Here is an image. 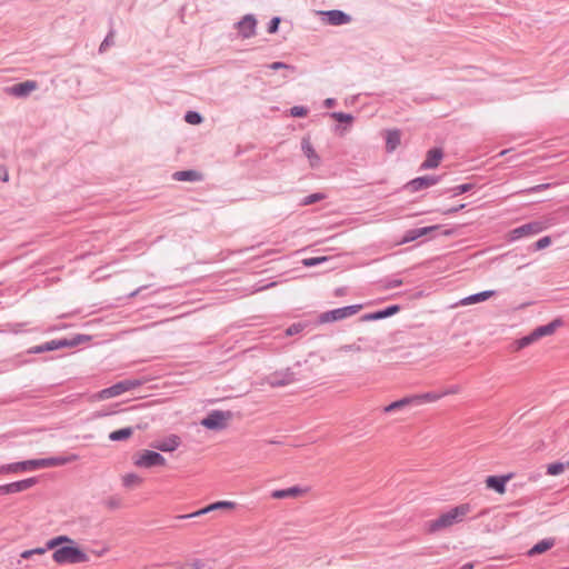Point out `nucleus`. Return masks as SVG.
I'll use <instances>...</instances> for the list:
<instances>
[{
    "label": "nucleus",
    "mask_w": 569,
    "mask_h": 569,
    "mask_svg": "<svg viewBox=\"0 0 569 569\" xmlns=\"http://www.w3.org/2000/svg\"><path fill=\"white\" fill-rule=\"evenodd\" d=\"M471 511L470 503H461L450 509L449 511L440 515L437 519L428 522V532L433 533L442 529L449 528L463 518Z\"/></svg>",
    "instance_id": "obj_1"
},
{
    "label": "nucleus",
    "mask_w": 569,
    "mask_h": 569,
    "mask_svg": "<svg viewBox=\"0 0 569 569\" xmlns=\"http://www.w3.org/2000/svg\"><path fill=\"white\" fill-rule=\"evenodd\" d=\"M52 559L59 565L82 563L89 560L88 555L74 543L63 545L52 553Z\"/></svg>",
    "instance_id": "obj_2"
},
{
    "label": "nucleus",
    "mask_w": 569,
    "mask_h": 569,
    "mask_svg": "<svg viewBox=\"0 0 569 569\" xmlns=\"http://www.w3.org/2000/svg\"><path fill=\"white\" fill-rule=\"evenodd\" d=\"M362 305H351L322 312L318 317L319 323L335 322L356 315Z\"/></svg>",
    "instance_id": "obj_3"
},
{
    "label": "nucleus",
    "mask_w": 569,
    "mask_h": 569,
    "mask_svg": "<svg viewBox=\"0 0 569 569\" xmlns=\"http://www.w3.org/2000/svg\"><path fill=\"white\" fill-rule=\"evenodd\" d=\"M263 381L271 388H280L297 382L298 378L291 368H284L269 373Z\"/></svg>",
    "instance_id": "obj_4"
},
{
    "label": "nucleus",
    "mask_w": 569,
    "mask_h": 569,
    "mask_svg": "<svg viewBox=\"0 0 569 569\" xmlns=\"http://www.w3.org/2000/svg\"><path fill=\"white\" fill-rule=\"evenodd\" d=\"M134 466L139 468H152L166 465V458L153 450H142L134 456Z\"/></svg>",
    "instance_id": "obj_5"
},
{
    "label": "nucleus",
    "mask_w": 569,
    "mask_h": 569,
    "mask_svg": "<svg viewBox=\"0 0 569 569\" xmlns=\"http://www.w3.org/2000/svg\"><path fill=\"white\" fill-rule=\"evenodd\" d=\"M230 418V411L212 410L201 420V425L209 430H221Z\"/></svg>",
    "instance_id": "obj_6"
},
{
    "label": "nucleus",
    "mask_w": 569,
    "mask_h": 569,
    "mask_svg": "<svg viewBox=\"0 0 569 569\" xmlns=\"http://www.w3.org/2000/svg\"><path fill=\"white\" fill-rule=\"evenodd\" d=\"M545 224L541 221H530L521 224L509 232V241H517L521 238L538 234L543 231Z\"/></svg>",
    "instance_id": "obj_7"
},
{
    "label": "nucleus",
    "mask_w": 569,
    "mask_h": 569,
    "mask_svg": "<svg viewBox=\"0 0 569 569\" xmlns=\"http://www.w3.org/2000/svg\"><path fill=\"white\" fill-rule=\"evenodd\" d=\"M139 385H140V382L138 380H130V379L122 380V381L114 383L113 386H111L109 388L101 390L99 393V398L100 399H109L112 397H117L126 391L134 389Z\"/></svg>",
    "instance_id": "obj_8"
},
{
    "label": "nucleus",
    "mask_w": 569,
    "mask_h": 569,
    "mask_svg": "<svg viewBox=\"0 0 569 569\" xmlns=\"http://www.w3.org/2000/svg\"><path fill=\"white\" fill-rule=\"evenodd\" d=\"M440 180H441V176H435V174L417 177V178L410 180L409 182H407L405 184L403 189L413 193V192H418L420 190L430 188V187L439 183Z\"/></svg>",
    "instance_id": "obj_9"
},
{
    "label": "nucleus",
    "mask_w": 569,
    "mask_h": 569,
    "mask_svg": "<svg viewBox=\"0 0 569 569\" xmlns=\"http://www.w3.org/2000/svg\"><path fill=\"white\" fill-rule=\"evenodd\" d=\"M321 20L330 26H342L351 21V17L341 10L319 11Z\"/></svg>",
    "instance_id": "obj_10"
},
{
    "label": "nucleus",
    "mask_w": 569,
    "mask_h": 569,
    "mask_svg": "<svg viewBox=\"0 0 569 569\" xmlns=\"http://www.w3.org/2000/svg\"><path fill=\"white\" fill-rule=\"evenodd\" d=\"M236 27L243 39H249L256 34L257 19L253 14H246Z\"/></svg>",
    "instance_id": "obj_11"
},
{
    "label": "nucleus",
    "mask_w": 569,
    "mask_h": 569,
    "mask_svg": "<svg viewBox=\"0 0 569 569\" xmlns=\"http://www.w3.org/2000/svg\"><path fill=\"white\" fill-rule=\"evenodd\" d=\"M399 305H391L386 307L385 309L377 310L375 312L365 313L360 317V321L368 322V321H377L381 319H386L388 317H391L400 311Z\"/></svg>",
    "instance_id": "obj_12"
},
{
    "label": "nucleus",
    "mask_w": 569,
    "mask_h": 569,
    "mask_svg": "<svg viewBox=\"0 0 569 569\" xmlns=\"http://www.w3.org/2000/svg\"><path fill=\"white\" fill-rule=\"evenodd\" d=\"M38 88V83L34 80H27L23 82L16 83L7 89L8 93L18 98L28 97L33 90Z\"/></svg>",
    "instance_id": "obj_13"
},
{
    "label": "nucleus",
    "mask_w": 569,
    "mask_h": 569,
    "mask_svg": "<svg viewBox=\"0 0 569 569\" xmlns=\"http://www.w3.org/2000/svg\"><path fill=\"white\" fill-rule=\"evenodd\" d=\"M512 473L501 476H488L486 479V486L500 495L506 492V485L512 478Z\"/></svg>",
    "instance_id": "obj_14"
},
{
    "label": "nucleus",
    "mask_w": 569,
    "mask_h": 569,
    "mask_svg": "<svg viewBox=\"0 0 569 569\" xmlns=\"http://www.w3.org/2000/svg\"><path fill=\"white\" fill-rule=\"evenodd\" d=\"M180 437L177 435H170L163 439L152 442L151 447L162 452H171L174 451L180 446Z\"/></svg>",
    "instance_id": "obj_15"
},
{
    "label": "nucleus",
    "mask_w": 569,
    "mask_h": 569,
    "mask_svg": "<svg viewBox=\"0 0 569 569\" xmlns=\"http://www.w3.org/2000/svg\"><path fill=\"white\" fill-rule=\"evenodd\" d=\"M36 483H38V478H36V477L10 482V483L4 485L6 493L11 495V493H17V492H22L24 490L30 489Z\"/></svg>",
    "instance_id": "obj_16"
},
{
    "label": "nucleus",
    "mask_w": 569,
    "mask_h": 569,
    "mask_svg": "<svg viewBox=\"0 0 569 569\" xmlns=\"http://www.w3.org/2000/svg\"><path fill=\"white\" fill-rule=\"evenodd\" d=\"M443 157L441 148H432L427 152L426 160L421 163V170L435 169L439 166L440 160Z\"/></svg>",
    "instance_id": "obj_17"
},
{
    "label": "nucleus",
    "mask_w": 569,
    "mask_h": 569,
    "mask_svg": "<svg viewBox=\"0 0 569 569\" xmlns=\"http://www.w3.org/2000/svg\"><path fill=\"white\" fill-rule=\"evenodd\" d=\"M301 150L303 154L308 158L310 167L316 168L320 164L321 159L319 154L316 152L315 148L312 147L309 138H302Z\"/></svg>",
    "instance_id": "obj_18"
},
{
    "label": "nucleus",
    "mask_w": 569,
    "mask_h": 569,
    "mask_svg": "<svg viewBox=\"0 0 569 569\" xmlns=\"http://www.w3.org/2000/svg\"><path fill=\"white\" fill-rule=\"evenodd\" d=\"M561 326L562 320L560 318L553 319L551 322L543 326H539L536 329H533L535 336L537 337V339L550 336Z\"/></svg>",
    "instance_id": "obj_19"
},
{
    "label": "nucleus",
    "mask_w": 569,
    "mask_h": 569,
    "mask_svg": "<svg viewBox=\"0 0 569 569\" xmlns=\"http://www.w3.org/2000/svg\"><path fill=\"white\" fill-rule=\"evenodd\" d=\"M41 459V468H50V467H58V466H64L69 462H72L77 460L76 455H71L68 457H50V458H40Z\"/></svg>",
    "instance_id": "obj_20"
},
{
    "label": "nucleus",
    "mask_w": 569,
    "mask_h": 569,
    "mask_svg": "<svg viewBox=\"0 0 569 569\" xmlns=\"http://www.w3.org/2000/svg\"><path fill=\"white\" fill-rule=\"evenodd\" d=\"M58 349H61L60 339H54V340H50V341H47V342L38 345V346H33V347L29 348L27 352L29 355H37V353H42V352L54 351Z\"/></svg>",
    "instance_id": "obj_21"
},
{
    "label": "nucleus",
    "mask_w": 569,
    "mask_h": 569,
    "mask_svg": "<svg viewBox=\"0 0 569 569\" xmlns=\"http://www.w3.org/2000/svg\"><path fill=\"white\" fill-rule=\"evenodd\" d=\"M172 177L177 181L198 182L202 180V173L192 169L176 171Z\"/></svg>",
    "instance_id": "obj_22"
},
{
    "label": "nucleus",
    "mask_w": 569,
    "mask_h": 569,
    "mask_svg": "<svg viewBox=\"0 0 569 569\" xmlns=\"http://www.w3.org/2000/svg\"><path fill=\"white\" fill-rule=\"evenodd\" d=\"M555 546L553 538H546L533 545L527 552L529 557H535L537 555L543 553L547 550L551 549Z\"/></svg>",
    "instance_id": "obj_23"
},
{
    "label": "nucleus",
    "mask_w": 569,
    "mask_h": 569,
    "mask_svg": "<svg viewBox=\"0 0 569 569\" xmlns=\"http://www.w3.org/2000/svg\"><path fill=\"white\" fill-rule=\"evenodd\" d=\"M401 142V133L399 130H388L386 134V150L393 152Z\"/></svg>",
    "instance_id": "obj_24"
},
{
    "label": "nucleus",
    "mask_w": 569,
    "mask_h": 569,
    "mask_svg": "<svg viewBox=\"0 0 569 569\" xmlns=\"http://www.w3.org/2000/svg\"><path fill=\"white\" fill-rule=\"evenodd\" d=\"M496 295L495 290H485L475 295H470L461 300V305H472L485 301Z\"/></svg>",
    "instance_id": "obj_25"
},
{
    "label": "nucleus",
    "mask_w": 569,
    "mask_h": 569,
    "mask_svg": "<svg viewBox=\"0 0 569 569\" xmlns=\"http://www.w3.org/2000/svg\"><path fill=\"white\" fill-rule=\"evenodd\" d=\"M90 340H91L90 336L78 333L70 339H68V338L60 339V345H61V349L62 348H73V347H77V346H79L83 342L90 341Z\"/></svg>",
    "instance_id": "obj_26"
},
{
    "label": "nucleus",
    "mask_w": 569,
    "mask_h": 569,
    "mask_svg": "<svg viewBox=\"0 0 569 569\" xmlns=\"http://www.w3.org/2000/svg\"><path fill=\"white\" fill-rule=\"evenodd\" d=\"M413 402H415V399H412V396L403 397V398L396 400V401L389 403L388 406H386L383 408V411L386 413L393 412L398 409H402L408 406H413Z\"/></svg>",
    "instance_id": "obj_27"
},
{
    "label": "nucleus",
    "mask_w": 569,
    "mask_h": 569,
    "mask_svg": "<svg viewBox=\"0 0 569 569\" xmlns=\"http://www.w3.org/2000/svg\"><path fill=\"white\" fill-rule=\"evenodd\" d=\"M302 492V489L298 486H293L287 489H279L271 492V497L274 499H284L297 497Z\"/></svg>",
    "instance_id": "obj_28"
},
{
    "label": "nucleus",
    "mask_w": 569,
    "mask_h": 569,
    "mask_svg": "<svg viewBox=\"0 0 569 569\" xmlns=\"http://www.w3.org/2000/svg\"><path fill=\"white\" fill-rule=\"evenodd\" d=\"M442 397L441 393L437 392H426L420 395H412V399H415L413 406H420L427 402H433L439 400Z\"/></svg>",
    "instance_id": "obj_29"
},
{
    "label": "nucleus",
    "mask_w": 569,
    "mask_h": 569,
    "mask_svg": "<svg viewBox=\"0 0 569 569\" xmlns=\"http://www.w3.org/2000/svg\"><path fill=\"white\" fill-rule=\"evenodd\" d=\"M133 433L132 427H126L110 432L109 439L111 441H122L130 438Z\"/></svg>",
    "instance_id": "obj_30"
},
{
    "label": "nucleus",
    "mask_w": 569,
    "mask_h": 569,
    "mask_svg": "<svg viewBox=\"0 0 569 569\" xmlns=\"http://www.w3.org/2000/svg\"><path fill=\"white\" fill-rule=\"evenodd\" d=\"M20 471H32L41 468V459H30L17 462Z\"/></svg>",
    "instance_id": "obj_31"
},
{
    "label": "nucleus",
    "mask_w": 569,
    "mask_h": 569,
    "mask_svg": "<svg viewBox=\"0 0 569 569\" xmlns=\"http://www.w3.org/2000/svg\"><path fill=\"white\" fill-rule=\"evenodd\" d=\"M62 543L72 545V543H74V541L71 538H69L68 536H58V537H54V538L50 539L47 542V549H54L56 550Z\"/></svg>",
    "instance_id": "obj_32"
},
{
    "label": "nucleus",
    "mask_w": 569,
    "mask_h": 569,
    "mask_svg": "<svg viewBox=\"0 0 569 569\" xmlns=\"http://www.w3.org/2000/svg\"><path fill=\"white\" fill-rule=\"evenodd\" d=\"M550 244H551V238L549 236H545V237L540 238L539 240H537L536 242H533L532 244H530L528 247V250L529 251H539V250L546 249Z\"/></svg>",
    "instance_id": "obj_33"
},
{
    "label": "nucleus",
    "mask_w": 569,
    "mask_h": 569,
    "mask_svg": "<svg viewBox=\"0 0 569 569\" xmlns=\"http://www.w3.org/2000/svg\"><path fill=\"white\" fill-rule=\"evenodd\" d=\"M329 117L337 120L338 122L348 124H351L355 119L351 113H345L340 111L330 112Z\"/></svg>",
    "instance_id": "obj_34"
},
{
    "label": "nucleus",
    "mask_w": 569,
    "mask_h": 569,
    "mask_svg": "<svg viewBox=\"0 0 569 569\" xmlns=\"http://www.w3.org/2000/svg\"><path fill=\"white\" fill-rule=\"evenodd\" d=\"M234 508V502L231 501H216L206 507V510L209 512L219 510V509H232Z\"/></svg>",
    "instance_id": "obj_35"
},
{
    "label": "nucleus",
    "mask_w": 569,
    "mask_h": 569,
    "mask_svg": "<svg viewBox=\"0 0 569 569\" xmlns=\"http://www.w3.org/2000/svg\"><path fill=\"white\" fill-rule=\"evenodd\" d=\"M565 471V463L561 461L549 463L547 467V473L549 476H559Z\"/></svg>",
    "instance_id": "obj_36"
},
{
    "label": "nucleus",
    "mask_w": 569,
    "mask_h": 569,
    "mask_svg": "<svg viewBox=\"0 0 569 569\" xmlns=\"http://www.w3.org/2000/svg\"><path fill=\"white\" fill-rule=\"evenodd\" d=\"M114 33L116 31L111 28L99 47L100 53L104 52L110 46L114 43Z\"/></svg>",
    "instance_id": "obj_37"
},
{
    "label": "nucleus",
    "mask_w": 569,
    "mask_h": 569,
    "mask_svg": "<svg viewBox=\"0 0 569 569\" xmlns=\"http://www.w3.org/2000/svg\"><path fill=\"white\" fill-rule=\"evenodd\" d=\"M325 198H326L325 193H321V192L311 193L301 200V204L310 206V204H313L316 202L323 200Z\"/></svg>",
    "instance_id": "obj_38"
},
{
    "label": "nucleus",
    "mask_w": 569,
    "mask_h": 569,
    "mask_svg": "<svg viewBox=\"0 0 569 569\" xmlns=\"http://www.w3.org/2000/svg\"><path fill=\"white\" fill-rule=\"evenodd\" d=\"M473 187H475V184H472V183H462V184L451 188L450 192L452 193L453 197H457L462 193L471 191L473 189Z\"/></svg>",
    "instance_id": "obj_39"
},
{
    "label": "nucleus",
    "mask_w": 569,
    "mask_h": 569,
    "mask_svg": "<svg viewBox=\"0 0 569 569\" xmlns=\"http://www.w3.org/2000/svg\"><path fill=\"white\" fill-rule=\"evenodd\" d=\"M537 337L535 336V331L532 330L529 335L520 338L518 341H517V345H518V349H522V348H526L528 347L529 345H531L532 342L537 341Z\"/></svg>",
    "instance_id": "obj_40"
},
{
    "label": "nucleus",
    "mask_w": 569,
    "mask_h": 569,
    "mask_svg": "<svg viewBox=\"0 0 569 569\" xmlns=\"http://www.w3.org/2000/svg\"><path fill=\"white\" fill-rule=\"evenodd\" d=\"M49 549H47V546L46 547H40V548H34V549H30V550H26L21 553V558L23 559H29L33 556H43L46 555V552L48 551Z\"/></svg>",
    "instance_id": "obj_41"
},
{
    "label": "nucleus",
    "mask_w": 569,
    "mask_h": 569,
    "mask_svg": "<svg viewBox=\"0 0 569 569\" xmlns=\"http://www.w3.org/2000/svg\"><path fill=\"white\" fill-rule=\"evenodd\" d=\"M184 120L190 124H199L202 122V116L197 111H187Z\"/></svg>",
    "instance_id": "obj_42"
},
{
    "label": "nucleus",
    "mask_w": 569,
    "mask_h": 569,
    "mask_svg": "<svg viewBox=\"0 0 569 569\" xmlns=\"http://www.w3.org/2000/svg\"><path fill=\"white\" fill-rule=\"evenodd\" d=\"M267 68L271 69V70H280V69H284L289 72H295L296 71V67L292 66V64H287L284 62H281V61H276V62H272V63H269L267 66Z\"/></svg>",
    "instance_id": "obj_43"
},
{
    "label": "nucleus",
    "mask_w": 569,
    "mask_h": 569,
    "mask_svg": "<svg viewBox=\"0 0 569 569\" xmlns=\"http://www.w3.org/2000/svg\"><path fill=\"white\" fill-rule=\"evenodd\" d=\"M327 260H328L327 257H311V258L303 259L302 260V264L305 267H316L318 264L323 263Z\"/></svg>",
    "instance_id": "obj_44"
},
{
    "label": "nucleus",
    "mask_w": 569,
    "mask_h": 569,
    "mask_svg": "<svg viewBox=\"0 0 569 569\" xmlns=\"http://www.w3.org/2000/svg\"><path fill=\"white\" fill-rule=\"evenodd\" d=\"M141 482V478L136 473H128L123 477V486L131 487Z\"/></svg>",
    "instance_id": "obj_45"
},
{
    "label": "nucleus",
    "mask_w": 569,
    "mask_h": 569,
    "mask_svg": "<svg viewBox=\"0 0 569 569\" xmlns=\"http://www.w3.org/2000/svg\"><path fill=\"white\" fill-rule=\"evenodd\" d=\"M306 328V325L305 323H301V322H297V323H292L291 326H289L287 329H286V335L287 336H295V335H298L300 333L303 329Z\"/></svg>",
    "instance_id": "obj_46"
},
{
    "label": "nucleus",
    "mask_w": 569,
    "mask_h": 569,
    "mask_svg": "<svg viewBox=\"0 0 569 569\" xmlns=\"http://www.w3.org/2000/svg\"><path fill=\"white\" fill-rule=\"evenodd\" d=\"M385 289H393L400 287L403 282L401 279L386 278L381 281Z\"/></svg>",
    "instance_id": "obj_47"
},
{
    "label": "nucleus",
    "mask_w": 569,
    "mask_h": 569,
    "mask_svg": "<svg viewBox=\"0 0 569 569\" xmlns=\"http://www.w3.org/2000/svg\"><path fill=\"white\" fill-rule=\"evenodd\" d=\"M308 114V108L303 106H295L290 109V116L301 118Z\"/></svg>",
    "instance_id": "obj_48"
},
{
    "label": "nucleus",
    "mask_w": 569,
    "mask_h": 569,
    "mask_svg": "<svg viewBox=\"0 0 569 569\" xmlns=\"http://www.w3.org/2000/svg\"><path fill=\"white\" fill-rule=\"evenodd\" d=\"M280 22H281L280 17H273L268 23V27H267L268 33H270V34L276 33L279 29Z\"/></svg>",
    "instance_id": "obj_49"
},
{
    "label": "nucleus",
    "mask_w": 569,
    "mask_h": 569,
    "mask_svg": "<svg viewBox=\"0 0 569 569\" xmlns=\"http://www.w3.org/2000/svg\"><path fill=\"white\" fill-rule=\"evenodd\" d=\"M341 352H360L362 348L358 343L343 345L339 348Z\"/></svg>",
    "instance_id": "obj_50"
},
{
    "label": "nucleus",
    "mask_w": 569,
    "mask_h": 569,
    "mask_svg": "<svg viewBox=\"0 0 569 569\" xmlns=\"http://www.w3.org/2000/svg\"><path fill=\"white\" fill-rule=\"evenodd\" d=\"M19 472V467L17 462L3 465L0 467V473H17Z\"/></svg>",
    "instance_id": "obj_51"
},
{
    "label": "nucleus",
    "mask_w": 569,
    "mask_h": 569,
    "mask_svg": "<svg viewBox=\"0 0 569 569\" xmlns=\"http://www.w3.org/2000/svg\"><path fill=\"white\" fill-rule=\"evenodd\" d=\"M418 239V234H417V230L416 229H410V230H407L403 238H402V241L401 243H408V242H411V241H415Z\"/></svg>",
    "instance_id": "obj_52"
},
{
    "label": "nucleus",
    "mask_w": 569,
    "mask_h": 569,
    "mask_svg": "<svg viewBox=\"0 0 569 569\" xmlns=\"http://www.w3.org/2000/svg\"><path fill=\"white\" fill-rule=\"evenodd\" d=\"M438 228H439L438 226H429V227L416 228L418 238L427 236L429 232L435 231Z\"/></svg>",
    "instance_id": "obj_53"
},
{
    "label": "nucleus",
    "mask_w": 569,
    "mask_h": 569,
    "mask_svg": "<svg viewBox=\"0 0 569 569\" xmlns=\"http://www.w3.org/2000/svg\"><path fill=\"white\" fill-rule=\"evenodd\" d=\"M207 513H209V511L206 510V507H204V508H201L198 511H194L192 513L181 515L178 518L179 519H189V518H194V517H199V516L207 515Z\"/></svg>",
    "instance_id": "obj_54"
},
{
    "label": "nucleus",
    "mask_w": 569,
    "mask_h": 569,
    "mask_svg": "<svg viewBox=\"0 0 569 569\" xmlns=\"http://www.w3.org/2000/svg\"><path fill=\"white\" fill-rule=\"evenodd\" d=\"M465 207H466V204L461 203L457 207H451L446 210H441V213L446 214V216H451V214H455V213L459 212L460 210L465 209Z\"/></svg>",
    "instance_id": "obj_55"
},
{
    "label": "nucleus",
    "mask_w": 569,
    "mask_h": 569,
    "mask_svg": "<svg viewBox=\"0 0 569 569\" xmlns=\"http://www.w3.org/2000/svg\"><path fill=\"white\" fill-rule=\"evenodd\" d=\"M550 187V183L537 184L527 190L528 193H536L546 190Z\"/></svg>",
    "instance_id": "obj_56"
},
{
    "label": "nucleus",
    "mask_w": 569,
    "mask_h": 569,
    "mask_svg": "<svg viewBox=\"0 0 569 569\" xmlns=\"http://www.w3.org/2000/svg\"><path fill=\"white\" fill-rule=\"evenodd\" d=\"M0 179L3 182H7L9 180L8 171H7V169L3 166H0Z\"/></svg>",
    "instance_id": "obj_57"
},
{
    "label": "nucleus",
    "mask_w": 569,
    "mask_h": 569,
    "mask_svg": "<svg viewBox=\"0 0 569 569\" xmlns=\"http://www.w3.org/2000/svg\"><path fill=\"white\" fill-rule=\"evenodd\" d=\"M337 103V100L335 98H327L325 101H323V106L326 108H332L333 106H336Z\"/></svg>",
    "instance_id": "obj_58"
},
{
    "label": "nucleus",
    "mask_w": 569,
    "mask_h": 569,
    "mask_svg": "<svg viewBox=\"0 0 569 569\" xmlns=\"http://www.w3.org/2000/svg\"><path fill=\"white\" fill-rule=\"evenodd\" d=\"M144 288H146L144 286L139 287L138 289H136L134 291H132L131 293H129V297H130V298H133V297L138 296V293H139L140 291H142Z\"/></svg>",
    "instance_id": "obj_59"
},
{
    "label": "nucleus",
    "mask_w": 569,
    "mask_h": 569,
    "mask_svg": "<svg viewBox=\"0 0 569 569\" xmlns=\"http://www.w3.org/2000/svg\"><path fill=\"white\" fill-rule=\"evenodd\" d=\"M456 392H458V387H452V388H450L449 390L445 391L441 395L445 396V395H450V393H456Z\"/></svg>",
    "instance_id": "obj_60"
},
{
    "label": "nucleus",
    "mask_w": 569,
    "mask_h": 569,
    "mask_svg": "<svg viewBox=\"0 0 569 569\" xmlns=\"http://www.w3.org/2000/svg\"><path fill=\"white\" fill-rule=\"evenodd\" d=\"M475 565L472 562H467L462 565L459 569H473Z\"/></svg>",
    "instance_id": "obj_61"
},
{
    "label": "nucleus",
    "mask_w": 569,
    "mask_h": 569,
    "mask_svg": "<svg viewBox=\"0 0 569 569\" xmlns=\"http://www.w3.org/2000/svg\"><path fill=\"white\" fill-rule=\"evenodd\" d=\"M4 495H7V493H6V486H4V485H1V486H0V496H4Z\"/></svg>",
    "instance_id": "obj_62"
},
{
    "label": "nucleus",
    "mask_w": 569,
    "mask_h": 569,
    "mask_svg": "<svg viewBox=\"0 0 569 569\" xmlns=\"http://www.w3.org/2000/svg\"><path fill=\"white\" fill-rule=\"evenodd\" d=\"M341 295H343V289L342 288H338L336 290V296H341Z\"/></svg>",
    "instance_id": "obj_63"
},
{
    "label": "nucleus",
    "mask_w": 569,
    "mask_h": 569,
    "mask_svg": "<svg viewBox=\"0 0 569 569\" xmlns=\"http://www.w3.org/2000/svg\"><path fill=\"white\" fill-rule=\"evenodd\" d=\"M565 463V470L568 469L569 470V460L567 462H563Z\"/></svg>",
    "instance_id": "obj_64"
}]
</instances>
